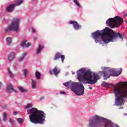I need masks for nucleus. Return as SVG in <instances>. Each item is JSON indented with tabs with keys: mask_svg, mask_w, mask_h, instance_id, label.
I'll return each mask as SVG.
<instances>
[{
	"mask_svg": "<svg viewBox=\"0 0 127 127\" xmlns=\"http://www.w3.org/2000/svg\"><path fill=\"white\" fill-rule=\"evenodd\" d=\"M92 37L95 43H99V44H102V41H103L105 44H108L110 42H115L119 37L122 39V41H124L123 36L121 33L110 30L108 27L101 31L97 30L92 33Z\"/></svg>",
	"mask_w": 127,
	"mask_h": 127,
	"instance_id": "f257e3e1",
	"label": "nucleus"
},
{
	"mask_svg": "<svg viewBox=\"0 0 127 127\" xmlns=\"http://www.w3.org/2000/svg\"><path fill=\"white\" fill-rule=\"evenodd\" d=\"M77 75L79 82H81L83 84L94 85L100 79L99 74L92 72L90 69L86 70L84 68L78 70Z\"/></svg>",
	"mask_w": 127,
	"mask_h": 127,
	"instance_id": "f03ea898",
	"label": "nucleus"
},
{
	"mask_svg": "<svg viewBox=\"0 0 127 127\" xmlns=\"http://www.w3.org/2000/svg\"><path fill=\"white\" fill-rule=\"evenodd\" d=\"M88 127H119L117 124L104 117L95 115L88 121Z\"/></svg>",
	"mask_w": 127,
	"mask_h": 127,
	"instance_id": "7ed1b4c3",
	"label": "nucleus"
},
{
	"mask_svg": "<svg viewBox=\"0 0 127 127\" xmlns=\"http://www.w3.org/2000/svg\"><path fill=\"white\" fill-rule=\"evenodd\" d=\"M27 113L29 115L30 121L33 124L37 125L40 124L43 125L45 122L46 114L44 112L37 110L35 108H32L27 110Z\"/></svg>",
	"mask_w": 127,
	"mask_h": 127,
	"instance_id": "20e7f679",
	"label": "nucleus"
},
{
	"mask_svg": "<svg viewBox=\"0 0 127 127\" xmlns=\"http://www.w3.org/2000/svg\"><path fill=\"white\" fill-rule=\"evenodd\" d=\"M65 87H70L71 91L76 95V96H82L85 92V87L80 82L67 81L63 83Z\"/></svg>",
	"mask_w": 127,
	"mask_h": 127,
	"instance_id": "39448f33",
	"label": "nucleus"
},
{
	"mask_svg": "<svg viewBox=\"0 0 127 127\" xmlns=\"http://www.w3.org/2000/svg\"><path fill=\"white\" fill-rule=\"evenodd\" d=\"M123 22H124L123 18L116 16L114 18H110L107 20L106 23L109 25L111 28H115L116 27H120Z\"/></svg>",
	"mask_w": 127,
	"mask_h": 127,
	"instance_id": "423d86ee",
	"label": "nucleus"
},
{
	"mask_svg": "<svg viewBox=\"0 0 127 127\" xmlns=\"http://www.w3.org/2000/svg\"><path fill=\"white\" fill-rule=\"evenodd\" d=\"M19 19L17 18H13L12 21V23L7 28L4 29V32H9L13 30L16 32H17L19 30Z\"/></svg>",
	"mask_w": 127,
	"mask_h": 127,
	"instance_id": "0eeeda50",
	"label": "nucleus"
},
{
	"mask_svg": "<svg viewBox=\"0 0 127 127\" xmlns=\"http://www.w3.org/2000/svg\"><path fill=\"white\" fill-rule=\"evenodd\" d=\"M102 69L106 70L104 71H99V74H101V75H102V76L104 77V80H107V79H109L111 76H113V74H115V72L116 71V69L111 68L110 67H102Z\"/></svg>",
	"mask_w": 127,
	"mask_h": 127,
	"instance_id": "6e6552de",
	"label": "nucleus"
},
{
	"mask_svg": "<svg viewBox=\"0 0 127 127\" xmlns=\"http://www.w3.org/2000/svg\"><path fill=\"white\" fill-rule=\"evenodd\" d=\"M22 2H23V0H18L16 2V4L12 3L6 7V10L8 12H12L14 10V7L15 6L20 5V4H22Z\"/></svg>",
	"mask_w": 127,
	"mask_h": 127,
	"instance_id": "1a4fd4ad",
	"label": "nucleus"
},
{
	"mask_svg": "<svg viewBox=\"0 0 127 127\" xmlns=\"http://www.w3.org/2000/svg\"><path fill=\"white\" fill-rule=\"evenodd\" d=\"M69 23L70 24H72L73 27L75 30H79L82 28V26L79 24V23H78V22L76 21L71 20L70 21Z\"/></svg>",
	"mask_w": 127,
	"mask_h": 127,
	"instance_id": "9d476101",
	"label": "nucleus"
},
{
	"mask_svg": "<svg viewBox=\"0 0 127 127\" xmlns=\"http://www.w3.org/2000/svg\"><path fill=\"white\" fill-rule=\"evenodd\" d=\"M61 71V70L59 67L55 66L52 70H49V73L51 75H52V74H54V75L56 76V77H57V76H58V74H60Z\"/></svg>",
	"mask_w": 127,
	"mask_h": 127,
	"instance_id": "9b49d317",
	"label": "nucleus"
},
{
	"mask_svg": "<svg viewBox=\"0 0 127 127\" xmlns=\"http://www.w3.org/2000/svg\"><path fill=\"white\" fill-rule=\"evenodd\" d=\"M61 58L62 63H64V60H65V56L62 55L60 52H58L55 56L54 58V60L56 61L58 59Z\"/></svg>",
	"mask_w": 127,
	"mask_h": 127,
	"instance_id": "f8f14e48",
	"label": "nucleus"
},
{
	"mask_svg": "<svg viewBox=\"0 0 127 127\" xmlns=\"http://www.w3.org/2000/svg\"><path fill=\"white\" fill-rule=\"evenodd\" d=\"M15 58V53L14 52H11L10 53L8 56H7V59L9 62H12Z\"/></svg>",
	"mask_w": 127,
	"mask_h": 127,
	"instance_id": "ddd939ff",
	"label": "nucleus"
},
{
	"mask_svg": "<svg viewBox=\"0 0 127 127\" xmlns=\"http://www.w3.org/2000/svg\"><path fill=\"white\" fill-rule=\"evenodd\" d=\"M6 90L8 93H12V92H16V90H14L13 86H12L10 83H8L7 84Z\"/></svg>",
	"mask_w": 127,
	"mask_h": 127,
	"instance_id": "4468645a",
	"label": "nucleus"
},
{
	"mask_svg": "<svg viewBox=\"0 0 127 127\" xmlns=\"http://www.w3.org/2000/svg\"><path fill=\"white\" fill-rule=\"evenodd\" d=\"M26 42H27V41L25 40H23V42L21 43V47L24 48V47H29V46L31 45V44H30V43H28L26 44Z\"/></svg>",
	"mask_w": 127,
	"mask_h": 127,
	"instance_id": "2eb2a0df",
	"label": "nucleus"
},
{
	"mask_svg": "<svg viewBox=\"0 0 127 127\" xmlns=\"http://www.w3.org/2000/svg\"><path fill=\"white\" fill-rule=\"evenodd\" d=\"M122 72H123V68H120L119 71H117V70L115 69V72L114 74H113V76H115V77H118V76H120L121 74H122Z\"/></svg>",
	"mask_w": 127,
	"mask_h": 127,
	"instance_id": "dca6fc26",
	"label": "nucleus"
},
{
	"mask_svg": "<svg viewBox=\"0 0 127 127\" xmlns=\"http://www.w3.org/2000/svg\"><path fill=\"white\" fill-rule=\"evenodd\" d=\"M31 81H32L31 86H32V89H36L37 87V85L36 84V80L33 79H32Z\"/></svg>",
	"mask_w": 127,
	"mask_h": 127,
	"instance_id": "f3484780",
	"label": "nucleus"
},
{
	"mask_svg": "<svg viewBox=\"0 0 127 127\" xmlns=\"http://www.w3.org/2000/svg\"><path fill=\"white\" fill-rule=\"evenodd\" d=\"M102 85H103L104 87H105V88H111V87L112 86V83H109L106 81H104L102 83Z\"/></svg>",
	"mask_w": 127,
	"mask_h": 127,
	"instance_id": "a211bd4d",
	"label": "nucleus"
},
{
	"mask_svg": "<svg viewBox=\"0 0 127 127\" xmlns=\"http://www.w3.org/2000/svg\"><path fill=\"white\" fill-rule=\"evenodd\" d=\"M8 122L10 124V125L12 127H13V126H14V125H15V120H14V119H13L11 118H9Z\"/></svg>",
	"mask_w": 127,
	"mask_h": 127,
	"instance_id": "6ab92c4d",
	"label": "nucleus"
},
{
	"mask_svg": "<svg viewBox=\"0 0 127 127\" xmlns=\"http://www.w3.org/2000/svg\"><path fill=\"white\" fill-rule=\"evenodd\" d=\"M44 48V46H42L41 44L39 45V47L37 50V54H39L42 51L43 49Z\"/></svg>",
	"mask_w": 127,
	"mask_h": 127,
	"instance_id": "aec40b11",
	"label": "nucleus"
},
{
	"mask_svg": "<svg viewBox=\"0 0 127 127\" xmlns=\"http://www.w3.org/2000/svg\"><path fill=\"white\" fill-rule=\"evenodd\" d=\"M26 53H24L22 54V56L20 58H19V62H22L25 59V57L26 56Z\"/></svg>",
	"mask_w": 127,
	"mask_h": 127,
	"instance_id": "412c9836",
	"label": "nucleus"
},
{
	"mask_svg": "<svg viewBox=\"0 0 127 127\" xmlns=\"http://www.w3.org/2000/svg\"><path fill=\"white\" fill-rule=\"evenodd\" d=\"M6 40L7 42V45L9 46L11 44V38L8 37L6 38Z\"/></svg>",
	"mask_w": 127,
	"mask_h": 127,
	"instance_id": "4be33fe9",
	"label": "nucleus"
},
{
	"mask_svg": "<svg viewBox=\"0 0 127 127\" xmlns=\"http://www.w3.org/2000/svg\"><path fill=\"white\" fill-rule=\"evenodd\" d=\"M7 71L10 78H13V77H14V74H13L12 72L10 70L9 67L8 68Z\"/></svg>",
	"mask_w": 127,
	"mask_h": 127,
	"instance_id": "5701e85b",
	"label": "nucleus"
},
{
	"mask_svg": "<svg viewBox=\"0 0 127 127\" xmlns=\"http://www.w3.org/2000/svg\"><path fill=\"white\" fill-rule=\"evenodd\" d=\"M35 76L36 78H37L38 80H39V79L41 78V74H40V72L38 71H36Z\"/></svg>",
	"mask_w": 127,
	"mask_h": 127,
	"instance_id": "b1692460",
	"label": "nucleus"
},
{
	"mask_svg": "<svg viewBox=\"0 0 127 127\" xmlns=\"http://www.w3.org/2000/svg\"><path fill=\"white\" fill-rule=\"evenodd\" d=\"M18 90H19L20 92H21V93H25L26 92V89H24V88L22 87H18Z\"/></svg>",
	"mask_w": 127,
	"mask_h": 127,
	"instance_id": "393cba45",
	"label": "nucleus"
},
{
	"mask_svg": "<svg viewBox=\"0 0 127 127\" xmlns=\"http://www.w3.org/2000/svg\"><path fill=\"white\" fill-rule=\"evenodd\" d=\"M7 119V114L6 113H3V122H5Z\"/></svg>",
	"mask_w": 127,
	"mask_h": 127,
	"instance_id": "a878e982",
	"label": "nucleus"
},
{
	"mask_svg": "<svg viewBox=\"0 0 127 127\" xmlns=\"http://www.w3.org/2000/svg\"><path fill=\"white\" fill-rule=\"evenodd\" d=\"M33 104L32 103H29L25 106V109H29V108H32Z\"/></svg>",
	"mask_w": 127,
	"mask_h": 127,
	"instance_id": "bb28decb",
	"label": "nucleus"
},
{
	"mask_svg": "<svg viewBox=\"0 0 127 127\" xmlns=\"http://www.w3.org/2000/svg\"><path fill=\"white\" fill-rule=\"evenodd\" d=\"M17 121L19 123V124L21 125L23 123V120L21 118H18Z\"/></svg>",
	"mask_w": 127,
	"mask_h": 127,
	"instance_id": "cd10ccee",
	"label": "nucleus"
},
{
	"mask_svg": "<svg viewBox=\"0 0 127 127\" xmlns=\"http://www.w3.org/2000/svg\"><path fill=\"white\" fill-rule=\"evenodd\" d=\"M23 72L25 77H27V70L26 69H23Z\"/></svg>",
	"mask_w": 127,
	"mask_h": 127,
	"instance_id": "c85d7f7f",
	"label": "nucleus"
},
{
	"mask_svg": "<svg viewBox=\"0 0 127 127\" xmlns=\"http://www.w3.org/2000/svg\"><path fill=\"white\" fill-rule=\"evenodd\" d=\"M74 3H75V4H76V5L78 6V7H81V5H80V3H79V2L77 1L75 2H74Z\"/></svg>",
	"mask_w": 127,
	"mask_h": 127,
	"instance_id": "c756f323",
	"label": "nucleus"
},
{
	"mask_svg": "<svg viewBox=\"0 0 127 127\" xmlns=\"http://www.w3.org/2000/svg\"><path fill=\"white\" fill-rule=\"evenodd\" d=\"M44 99H45V97L44 96H41L40 98V101H42V100H44Z\"/></svg>",
	"mask_w": 127,
	"mask_h": 127,
	"instance_id": "7c9ffc66",
	"label": "nucleus"
},
{
	"mask_svg": "<svg viewBox=\"0 0 127 127\" xmlns=\"http://www.w3.org/2000/svg\"><path fill=\"white\" fill-rule=\"evenodd\" d=\"M32 30L33 33H35V29L34 28H32Z\"/></svg>",
	"mask_w": 127,
	"mask_h": 127,
	"instance_id": "2f4dec72",
	"label": "nucleus"
},
{
	"mask_svg": "<svg viewBox=\"0 0 127 127\" xmlns=\"http://www.w3.org/2000/svg\"><path fill=\"white\" fill-rule=\"evenodd\" d=\"M60 94H66V92H64V91H61L60 92Z\"/></svg>",
	"mask_w": 127,
	"mask_h": 127,
	"instance_id": "473e14b6",
	"label": "nucleus"
},
{
	"mask_svg": "<svg viewBox=\"0 0 127 127\" xmlns=\"http://www.w3.org/2000/svg\"><path fill=\"white\" fill-rule=\"evenodd\" d=\"M2 87V83H1V82H0V89H1Z\"/></svg>",
	"mask_w": 127,
	"mask_h": 127,
	"instance_id": "72a5a7b5",
	"label": "nucleus"
},
{
	"mask_svg": "<svg viewBox=\"0 0 127 127\" xmlns=\"http://www.w3.org/2000/svg\"><path fill=\"white\" fill-rule=\"evenodd\" d=\"M13 115H14V116H16V115H17V112L14 111L13 113Z\"/></svg>",
	"mask_w": 127,
	"mask_h": 127,
	"instance_id": "f704fd0d",
	"label": "nucleus"
},
{
	"mask_svg": "<svg viewBox=\"0 0 127 127\" xmlns=\"http://www.w3.org/2000/svg\"><path fill=\"white\" fill-rule=\"evenodd\" d=\"M89 90H93V87H89Z\"/></svg>",
	"mask_w": 127,
	"mask_h": 127,
	"instance_id": "c9c22d12",
	"label": "nucleus"
},
{
	"mask_svg": "<svg viewBox=\"0 0 127 127\" xmlns=\"http://www.w3.org/2000/svg\"><path fill=\"white\" fill-rule=\"evenodd\" d=\"M73 0V2H76L77 1H78V0Z\"/></svg>",
	"mask_w": 127,
	"mask_h": 127,
	"instance_id": "e433bc0d",
	"label": "nucleus"
},
{
	"mask_svg": "<svg viewBox=\"0 0 127 127\" xmlns=\"http://www.w3.org/2000/svg\"><path fill=\"white\" fill-rule=\"evenodd\" d=\"M72 72V75H74V74H75V72H74V71H71Z\"/></svg>",
	"mask_w": 127,
	"mask_h": 127,
	"instance_id": "4c0bfd02",
	"label": "nucleus"
},
{
	"mask_svg": "<svg viewBox=\"0 0 127 127\" xmlns=\"http://www.w3.org/2000/svg\"><path fill=\"white\" fill-rule=\"evenodd\" d=\"M124 116H127V114L124 113Z\"/></svg>",
	"mask_w": 127,
	"mask_h": 127,
	"instance_id": "58836bf2",
	"label": "nucleus"
},
{
	"mask_svg": "<svg viewBox=\"0 0 127 127\" xmlns=\"http://www.w3.org/2000/svg\"><path fill=\"white\" fill-rule=\"evenodd\" d=\"M127 14H125L124 15L125 16H127Z\"/></svg>",
	"mask_w": 127,
	"mask_h": 127,
	"instance_id": "ea45409f",
	"label": "nucleus"
},
{
	"mask_svg": "<svg viewBox=\"0 0 127 127\" xmlns=\"http://www.w3.org/2000/svg\"><path fill=\"white\" fill-rule=\"evenodd\" d=\"M119 110H121V109H123V108L120 107V108H119Z\"/></svg>",
	"mask_w": 127,
	"mask_h": 127,
	"instance_id": "a19ab883",
	"label": "nucleus"
},
{
	"mask_svg": "<svg viewBox=\"0 0 127 127\" xmlns=\"http://www.w3.org/2000/svg\"><path fill=\"white\" fill-rule=\"evenodd\" d=\"M34 40H35V39H36V38L34 37Z\"/></svg>",
	"mask_w": 127,
	"mask_h": 127,
	"instance_id": "79ce46f5",
	"label": "nucleus"
},
{
	"mask_svg": "<svg viewBox=\"0 0 127 127\" xmlns=\"http://www.w3.org/2000/svg\"><path fill=\"white\" fill-rule=\"evenodd\" d=\"M120 85V83H117V86H119Z\"/></svg>",
	"mask_w": 127,
	"mask_h": 127,
	"instance_id": "37998d69",
	"label": "nucleus"
},
{
	"mask_svg": "<svg viewBox=\"0 0 127 127\" xmlns=\"http://www.w3.org/2000/svg\"><path fill=\"white\" fill-rule=\"evenodd\" d=\"M126 23H127V21H126Z\"/></svg>",
	"mask_w": 127,
	"mask_h": 127,
	"instance_id": "c03bdc74",
	"label": "nucleus"
}]
</instances>
